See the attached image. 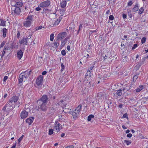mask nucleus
Returning a JSON list of instances; mask_svg holds the SVG:
<instances>
[{
  "label": "nucleus",
  "mask_w": 148,
  "mask_h": 148,
  "mask_svg": "<svg viewBox=\"0 0 148 148\" xmlns=\"http://www.w3.org/2000/svg\"><path fill=\"white\" fill-rule=\"evenodd\" d=\"M29 12L26 18V21L23 22V24L25 27H27L30 26L33 21L34 15H31Z\"/></svg>",
  "instance_id": "nucleus-1"
},
{
  "label": "nucleus",
  "mask_w": 148,
  "mask_h": 148,
  "mask_svg": "<svg viewBox=\"0 0 148 148\" xmlns=\"http://www.w3.org/2000/svg\"><path fill=\"white\" fill-rule=\"evenodd\" d=\"M31 72V71L27 70L20 74L18 79L19 84L23 82V76L26 79L28 78L30 75Z\"/></svg>",
  "instance_id": "nucleus-2"
},
{
  "label": "nucleus",
  "mask_w": 148,
  "mask_h": 148,
  "mask_svg": "<svg viewBox=\"0 0 148 148\" xmlns=\"http://www.w3.org/2000/svg\"><path fill=\"white\" fill-rule=\"evenodd\" d=\"M51 4V2L49 0H47L46 1L41 2L39 5L41 8H44L49 7Z\"/></svg>",
  "instance_id": "nucleus-3"
},
{
  "label": "nucleus",
  "mask_w": 148,
  "mask_h": 148,
  "mask_svg": "<svg viewBox=\"0 0 148 148\" xmlns=\"http://www.w3.org/2000/svg\"><path fill=\"white\" fill-rule=\"evenodd\" d=\"M12 13H14V14L19 15L21 12V10L18 7L13 6L12 7Z\"/></svg>",
  "instance_id": "nucleus-4"
},
{
  "label": "nucleus",
  "mask_w": 148,
  "mask_h": 148,
  "mask_svg": "<svg viewBox=\"0 0 148 148\" xmlns=\"http://www.w3.org/2000/svg\"><path fill=\"white\" fill-rule=\"evenodd\" d=\"M48 97L47 95H43L39 100L37 101L38 103H46L47 102Z\"/></svg>",
  "instance_id": "nucleus-5"
},
{
  "label": "nucleus",
  "mask_w": 148,
  "mask_h": 148,
  "mask_svg": "<svg viewBox=\"0 0 148 148\" xmlns=\"http://www.w3.org/2000/svg\"><path fill=\"white\" fill-rule=\"evenodd\" d=\"M62 125L59 122H57L55 123L54 127V131H55L57 132H58L62 129Z\"/></svg>",
  "instance_id": "nucleus-6"
},
{
  "label": "nucleus",
  "mask_w": 148,
  "mask_h": 148,
  "mask_svg": "<svg viewBox=\"0 0 148 148\" xmlns=\"http://www.w3.org/2000/svg\"><path fill=\"white\" fill-rule=\"evenodd\" d=\"M43 79V76L42 75L38 77L36 81V84L38 86L42 85Z\"/></svg>",
  "instance_id": "nucleus-7"
},
{
  "label": "nucleus",
  "mask_w": 148,
  "mask_h": 148,
  "mask_svg": "<svg viewBox=\"0 0 148 148\" xmlns=\"http://www.w3.org/2000/svg\"><path fill=\"white\" fill-rule=\"evenodd\" d=\"M66 32H63L59 34L57 37V40L59 39H63L66 36Z\"/></svg>",
  "instance_id": "nucleus-8"
},
{
  "label": "nucleus",
  "mask_w": 148,
  "mask_h": 148,
  "mask_svg": "<svg viewBox=\"0 0 148 148\" xmlns=\"http://www.w3.org/2000/svg\"><path fill=\"white\" fill-rule=\"evenodd\" d=\"M28 115V112L25 110H23L21 113L20 116L22 119H25L27 117Z\"/></svg>",
  "instance_id": "nucleus-9"
},
{
  "label": "nucleus",
  "mask_w": 148,
  "mask_h": 148,
  "mask_svg": "<svg viewBox=\"0 0 148 148\" xmlns=\"http://www.w3.org/2000/svg\"><path fill=\"white\" fill-rule=\"evenodd\" d=\"M27 38L23 37L22 39L19 41L20 45H26L27 42Z\"/></svg>",
  "instance_id": "nucleus-10"
},
{
  "label": "nucleus",
  "mask_w": 148,
  "mask_h": 148,
  "mask_svg": "<svg viewBox=\"0 0 148 148\" xmlns=\"http://www.w3.org/2000/svg\"><path fill=\"white\" fill-rule=\"evenodd\" d=\"M18 96H13L9 101L10 103H12L13 102L15 103L18 100Z\"/></svg>",
  "instance_id": "nucleus-11"
},
{
  "label": "nucleus",
  "mask_w": 148,
  "mask_h": 148,
  "mask_svg": "<svg viewBox=\"0 0 148 148\" xmlns=\"http://www.w3.org/2000/svg\"><path fill=\"white\" fill-rule=\"evenodd\" d=\"M38 104L40 107L41 109L43 111H45L46 109V103H38Z\"/></svg>",
  "instance_id": "nucleus-12"
},
{
  "label": "nucleus",
  "mask_w": 148,
  "mask_h": 148,
  "mask_svg": "<svg viewBox=\"0 0 148 148\" xmlns=\"http://www.w3.org/2000/svg\"><path fill=\"white\" fill-rule=\"evenodd\" d=\"M34 117L31 116L29 118H27L26 120V123H29V125H30L32 123L34 120Z\"/></svg>",
  "instance_id": "nucleus-13"
},
{
  "label": "nucleus",
  "mask_w": 148,
  "mask_h": 148,
  "mask_svg": "<svg viewBox=\"0 0 148 148\" xmlns=\"http://www.w3.org/2000/svg\"><path fill=\"white\" fill-rule=\"evenodd\" d=\"M80 114L76 111L75 110H74L72 113V115L74 119H76L77 118V116L79 115Z\"/></svg>",
  "instance_id": "nucleus-14"
},
{
  "label": "nucleus",
  "mask_w": 148,
  "mask_h": 148,
  "mask_svg": "<svg viewBox=\"0 0 148 148\" xmlns=\"http://www.w3.org/2000/svg\"><path fill=\"white\" fill-rule=\"evenodd\" d=\"M17 55L18 58L19 60L21 59L23 56V52L21 50H20L18 51Z\"/></svg>",
  "instance_id": "nucleus-15"
},
{
  "label": "nucleus",
  "mask_w": 148,
  "mask_h": 148,
  "mask_svg": "<svg viewBox=\"0 0 148 148\" xmlns=\"http://www.w3.org/2000/svg\"><path fill=\"white\" fill-rule=\"evenodd\" d=\"M66 5V1L65 0H63L62 2L60 3L61 7L63 8L65 7Z\"/></svg>",
  "instance_id": "nucleus-16"
},
{
  "label": "nucleus",
  "mask_w": 148,
  "mask_h": 148,
  "mask_svg": "<svg viewBox=\"0 0 148 148\" xmlns=\"http://www.w3.org/2000/svg\"><path fill=\"white\" fill-rule=\"evenodd\" d=\"M2 33L3 34V37L4 38H5L6 37L7 35V29L5 28H3V29Z\"/></svg>",
  "instance_id": "nucleus-17"
},
{
  "label": "nucleus",
  "mask_w": 148,
  "mask_h": 148,
  "mask_svg": "<svg viewBox=\"0 0 148 148\" xmlns=\"http://www.w3.org/2000/svg\"><path fill=\"white\" fill-rule=\"evenodd\" d=\"M139 4L138 3L136 4L134 7L132 9V10L134 12H136L139 9Z\"/></svg>",
  "instance_id": "nucleus-18"
},
{
  "label": "nucleus",
  "mask_w": 148,
  "mask_h": 148,
  "mask_svg": "<svg viewBox=\"0 0 148 148\" xmlns=\"http://www.w3.org/2000/svg\"><path fill=\"white\" fill-rule=\"evenodd\" d=\"M6 21L5 20L0 19V26H5Z\"/></svg>",
  "instance_id": "nucleus-19"
},
{
  "label": "nucleus",
  "mask_w": 148,
  "mask_h": 148,
  "mask_svg": "<svg viewBox=\"0 0 148 148\" xmlns=\"http://www.w3.org/2000/svg\"><path fill=\"white\" fill-rule=\"evenodd\" d=\"M62 19V17L61 16L59 17L55 21L53 25H58V24L60 22V21Z\"/></svg>",
  "instance_id": "nucleus-20"
},
{
  "label": "nucleus",
  "mask_w": 148,
  "mask_h": 148,
  "mask_svg": "<svg viewBox=\"0 0 148 148\" xmlns=\"http://www.w3.org/2000/svg\"><path fill=\"white\" fill-rule=\"evenodd\" d=\"M82 106L81 105H79L75 110L76 111L78 112L80 114V111L82 109Z\"/></svg>",
  "instance_id": "nucleus-21"
},
{
  "label": "nucleus",
  "mask_w": 148,
  "mask_h": 148,
  "mask_svg": "<svg viewBox=\"0 0 148 148\" xmlns=\"http://www.w3.org/2000/svg\"><path fill=\"white\" fill-rule=\"evenodd\" d=\"M16 6H15V7H18L19 8H20L23 5V3L21 1H16Z\"/></svg>",
  "instance_id": "nucleus-22"
},
{
  "label": "nucleus",
  "mask_w": 148,
  "mask_h": 148,
  "mask_svg": "<svg viewBox=\"0 0 148 148\" xmlns=\"http://www.w3.org/2000/svg\"><path fill=\"white\" fill-rule=\"evenodd\" d=\"M16 1L15 0H10V4L12 7L16 6Z\"/></svg>",
  "instance_id": "nucleus-23"
},
{
  "label": "nucleus",
  "mask_w": 148,
  "mask_h": 148,
  "mask_svg": "<svg viewBox=\"0 0 148 148\" xmlns=\"http://www.w3.org/2000/svg\"><path fill=\"white\" fill-rule=\"evenodd\" d=\"M122 90L121 89H119L117 90L116 92V95L118 96H121L122 94Z\"/></svg>",
  "instance_id": "nucleus-24"
},
{
  "label": "nucleus",
  "mask_w": 148,
  "mask_h": 148,
  "mask_svg": "<svg viewBox=\"0 0 148 148\" xmlns=\"http://www.w3.org/2000/svg\"><path fill=\"white\" fill-rule=\"evenodd\" d=\"M53 47L54 48H57L59 45V42H55L53 44Z\"/></svg>",
  "instance_id": "nucleus-25"
},
{
  "label": "nucleus",
  "mask_w": 148,
  "mask_h": 148,
  "mask_svg": "<svg viewBox=\"0 0 148 148\" xmlns=\"http://www.w3.org/2000/svg\"><path fill=\"white\" fill-rule=\"evenodd\" d=\"M143 87V86L141 85L139 86V87L136 89V92H139L142 90Z\"/></svg>",
  "instance_id": "nucleus-26"
},
{
  "label": "nucleus",
  "mask_w": 148,
  "mask_h": 148,
  "mask_svg": "<svg viewBox=\"0 0 148 148\" xmlns=\"http://www.w3.org/2000/svg\"><path fill=\"white\" fill-rule=\"evenodd\" d=\"M138 77V75L137 74H136L133 78V81L134 82H135Z\"/></svg>",
  "instance_id": "nucleus-27"
},
{
  "label": "nucleus",
  "mask_w": 148,
  "mask_h": 148,
  "mask_svg": "<svg viewBox=\"0 0 148 148\" xmlns=\"http://www.w3.org/2000/svg\"><path fill=\"white\" fill-rule=\"evenodd\" d=\"M126 94L127 96H128L129 95H130L132 94V90H129L127 91H126V92L125 91L124 92V94Z\"/></svg>",
  "instance_id": "nucleus-28"
},
{
  "label": "nucleus",
  "mask_w": 148,
  "mask_h": 148,
  "mask_svg": "<svg viewBox=\"0 0 148 148\" xmlns=\"http://www.w3.org/2000/svg\"><path fill=\"white\" fill-rule=\"evenodd\" d=\"M130 87L129 88L128 87L126 86L124 87L123 89H122V90L123 91H127L130 90Z\"/></svg>",
  "instance_id": "nucleus-29"
},
{
  "label": "nucleus",
  "mask_w": 148,
  "mask_h": 148,
  "mask_svg": "<svg viewBox=\"0 0 148 148\" xmlns=\"http://www.w3.org/2000/svg\"><path fill=\"white\" fill-rule=\"evenodd\" d=\"M94 117V116L92 114L88 116V121H91V119L93 118Z\"/></svg>",
  "instance_id": "nucleus-30"
},
{
  "label": "nucleus",
  "mask_w": 148,
  "mask_h": 148,
  "mask_svg": "<svg viewBox=\"0 0 148 148\" xmlns=\"http://www.w3.org/2000/svg\"><path fill=\"white\" fill-rule=\"evenodd\" d=\"M144 11V9L143 7L141 8L139 10L138 13L139 14H142Z\"/></svg>",
  "instance_id": "nucleus-31"
},
{
  "label": "nucleus",
  "mask_w": 148,
  "mask_h": 148,
  "mask_svg": "<svg viewBox=\"0 0 148 148\" xmlns=\"http://www.w3.org/2000/svg\"><path fill=\"white\" fill-rule=\"evenodd\" d=\"M127 11L129 17L130 18H132V14L131 11L130 10H127Z\"/></svg>",
  "instance_id": "nucleus-32"
},
{
  "label": "nucleus",
  "mask_w": 148,
  "mask_h": 148,
  "mask_svg": "<svg viewBox=\"0 0 148 148\" xmlns=\"http://www.w3.org/2000/svg\"><path fill=\"white\" fill-rule=\"evenodd\" d=\"M53 130L52 129H49V134L51 135L53 133Z\"/></svg>",
  "instance_id": "nucleus-33"
},
{
  "label": "nucleus",
  "mask_w": 148,
  "mask_h": 148,
  "mask_svg": "<svg viewBox=\"0 0 148 148\" xmlns=\"http://www.w3.org/2000/svg\"><path fill=\"white\" fill-rule=\"evenodd\" d=\"M32 32V30L31 31H29V32H31V34H29V36H28L27 37V40H28L29 39H30L31 38V36H32V32Z\"/></svg>",
  "instance_id": "nucleus-34"
},
{
  "label": "nucleus",
  "mask_w": 148,
  "mask_h": 148,
  "mask_svg": "<svg viewBox=\"0 0 148 148\" xmlns=\"http://www.w3.org/2000/svg\"><path fill=\"white\" fill-rule=\"evenodd\" d=\"M54 34H52L50 35V40L51 41H52L54 39Z\"/></svg>",
  "instance_id": "nucleus-35"
},
{
  "label": "nucleus",
  "mask_w": 148,
  "mask_h": 148,
  "mask_svg": "<svg viewBox=\"0 0 148 148\" xmlns=\"http://www.w3.org/2000/svg\"><path fill=\"white\" fill-rule=\"evenodd\" d=\"M61 72H62L64 69L65 67L63 63H62L61 64Z\"/></svg>",
  "instance_id": "nucleus-36"
},
{
  "label": "nucleus",
  "mask_w": 148,
  "mask_h": 148,
  "mask_svg": "<svg viewBox=\"0 0 148 148\" xmlns=\"http://www.w3.org/2000/svg\"><path fill=\"white\" fill-rule=\"evenodd\" d=\"M146 38L145 37H143L141 39V43L142 44L145 43L146 41Z\"/></svg>",
  "instance_id": "nucleus-37"
},
{
  "label": "nucleus",
  "mask_w": 148,
  "mask_h": 148,
  "mask_svg": "<svg viewBox=\"0 0 148 148\" xmlns=\"http://www.w3.org/2000/svg\"><path fill=\"white\" fill-rule=\"evenodd\" d=\"M125 143H126V144L128 145L131 143V142L130 141L125 140H124Z\"/></svg>",
  "instance_id": "nucleus-38"
},
{
  "label": "nucleus",
  "mask_w": 148,
  "mask_h": 148,
  "mask_svg": "<svg viewBox=\"0 0 148 148\" xmlns=\"http://www.w3.org/2000/svg\"><path fill=\"white\" fill-rule=\"evenodd\" d=\"M61 53L63 56H65L66 54V52L65 50H63L62 51Z\"/></svg>",
  "instance_id": "nucleus-39"
},
{
  "label": "nucleus",
  "mask_w": 148,
  "mask_h": 148,
  "mask_svg": "<svg viewBox=\"0 0 148 148\" xmlns=\"http://www.w3.org/2000/svg\"><path fill=\"white\" fill-rule=\"evenodd\" d=\"M5 41H3L1 43V45H0V48H1L4 46L5 45Z\"/></svg>",
  "instance_id": "nucleus-40"
},
{
  "label": "nucleus",
  "mask_w": 148,
  "mask_h": 148,
  "mask_svg": "<svg viewBox=\"0 0 148 148\" xmlns=\"http://www.w3.org/2000/svg\"><path fill=\"white\" fill-rule=\"evenodd\" d=\"M94 66H91L88 69V71L89 72H90V73H91V72H92V70Z\"/></svg>",
  "instance_id": "nucleus-41"
},
{
  "label": "nucleus",
  "mask_w": 148,
  "mask_h": 148,
  "mask_svg": "<svg viewBox=\"0 0 148 148\" xmlns=\"http://www.w3.org/2000/svg\"><path fill=\"white\" fill-rule=\"evenodd\" d=\"M24 137V135H22L18 139V143H20L22 140L23 139V138Z\"/></svg>",
  "instance_id": "nucleus-42"
},
{
  "label": "nucleus",
  "mask_w": 148,
  "mask_h": 148,
  "mask_svg": "<svg viewBox=\"0 0 148 148\" xmlns=\"http://www.w3.org/2000/svg\"><path fill=\"white\" fill-rule=\"evenodd\" d=\"M133 3V2L132 1H130L127 3V5L129 6H130L132 5Z\"/></svg>",
  "instance_id": "nucleus-43"
},
{
  "label": "nucleus",
  "mask_w": 148,
  "mask_h": 148,
  "mask_svg": "<svg viewBox=\"0 0 148 148\" xmlns=\"http://www.w3.org/2000/svg\"><path fill=\"white\" fill-rule=\"evenodd\" d=\"M138 46V45L137 44H135L134 45L132 48V49L133 50L136 48Z\"/></svg>",
  "instance_id": "nucleus-44"
},
{
  "label": "nucleus",
  "mask_w": 148,
  "mask_h": 148,
  "mask_svg": "<svg viewBox=\"0 0 148 148\" xmlns=\"http://www.w3.org/2000/svg\"><path fill=\"white\" fill-rule=\"evenodd\" d=\"M89 71H87V72L85 74V76H88L89 75L90 76H91V73H90H90H88Z\"/></svg>",
  "instance_id": "nucleus-45"
},
{
  "label": "nucleus",
  "mask_w": 148,
  "mask_h": 148,
  "mask_svg": "<svg viewBox=\"0 0 148 148\" xmlns=\"http://www.w3.org/2000/svg\"><path fill=\"white\" fill-rule=\"evenodd\" d=\"M114 18V17L112 15H110L109 16V19L110 20H113Z\"/></svg>",
  "instance_id": "nucleus-46"
},
{
  "label": "nucleus",
  "mask_w": 148,
  "mask_h": 148,
  "mask_svg": "<svg viewBox=\"0 0 148 148\" xmlns=\"http://www.w3.org/2000/svg\"><path fill=\"white\" fill-rule=\"evenodd\" d=\"M9 48L8 46V45H6L4 47V50H8L9 49Z\"/></svg>",
  "instance_id": "nucleus-47"
},
{
  "label": "nucleus",
  "mask_w": 148,
  "mask_h": 148,
  "mask_svg": "<svg viewBox=\"0 0 148 148\" xmlns=\"http://www.w3.org/2000/svg\"><path fill=\"white\" fill-rule=\"evenodd\" d=\"M20 36V32L19 31H17V38H19Z\"/></svg>",
  "instance_id": "nucleus-48"
},
{
  "label": "nucleus",
  "mask_w": 148,
  "mask_h": 148,
  "mask_svg": "<svg viewBox=\"0 0 148 148\" xmlns=\"http://www.w3.org/2000/svg\"><path fill=\"white\" fill-rule=\"evenodd\" d=\"M8 79V77L7 76H5L3 78V82H6V80Z\"/></svg>",
  "instance_id": "nucleus-49"
},
{
  "label": "nucleus",
  "mask_w": 148,
  "mask_h": 148,
  "mask_svg": "<svg viewBox=\"0 0 148 148\" xmlns=\"http://www.w3.org/2000/svg\"><path fill=\"white\" fill-rule=\"evenodd\" d=\"M35 10H36L37 11H39L40 10H41L40 7V6H38V7L36 8H35Z\"/></svg>",
  "instance_id": "nucleus-50"
},
{
  "label": "nucleus",
  "mask_w": 148,
  "mask_h": 148,
  "mask_svg": "<svg viewBox=\"0 0 148 148\" xmlns=\"http://www.w3.org/2000/svg\"><path fill=\"white\" fill-rule=\"evenodd\" d=\"M123 117L128 118L127 114V113L124 114L123 115Z\"/></svg>",
  "instance_id": "nucleus-51"
},
{
  "label": "nucleus",
  "mask_w": 148,
  "mask_h": 148,
  "mask_svg": "<svg viewBox=\"0 0 148 148\" xmlns=\"http://www.w3.org/2000/svg\"><path fill=\"white\" fill-rule=\"evenodd\" d=\"M74 146L73 145H70L64 148H73Z\"/></svg>",
  "instance_id": "nucleus-52"
},
{
  "label": "nucleus",
  "mask_w": 148,
  "mask_h": 148,
  "mask_svg": "<svg viewBox=\"0 0 148 148\" xmlns=\"http://www.w3.org/2000/svg\"><path fill=\"white\" fill-rule=\"evenodd\" d=\"M103 57L104 59H108L110 58L109 56L106 55H105L104 56H103Z\"/></svg>",
  "instance_id": "nucleus-53"
},
{
  "label": "nucleus",
  "mask_w": 148,
  "mask_h": 148,
  "mask_svg": "<svg viewBox=\"0 0 148 148\" xmlns=\"http://www.w3.org/2000/svg\"><path fill=\"white\" fill-rule=\"evenodd\" d=\"M132 135L131 134L129 133L127 135V137L130 138L132 137Z\"/></svg>",
  "instance_id": "nucleus-54"
},
{
  "label": "nucleus",
  "mask_w": 148,
  "mask_h": 148,
  "mask_svg": "<svg viewBox=\"0 0 148 148\" xmlns=\"http://www.w3.org/2000/svg\"><path fill=\"white\" fill-rule=\"evenodd\" d=\"M5 50H4V49L3 50L1 55V57H2L4 56V55L5 53Z\"/></svg>",
  "instance_id": "nucleus-55"
},
{
  "label": "nucleus",
  "mask_w": 148,
  "mask_h": 148,
  "mask_svg": "<svg viewBox=\"0 0 148 148\" xmlns=\"http://www.w3.org/2000/svg\"><path fill=\"white\" fill-rule=\"evenodd\" d=\"M49 10V9L47 8H44L43 9V12H45L46 11Z\"/></svg>",
  "instance_id": "nucleus-56"
},
{
  "label": "nucleus",
  "mask_w": 148,
  "mask_h": 148,
  "mask_svg": "<svg viewBox=\"0 0 148 148\" xmlns=\"http://www.w3.org/2000/svg\"><path fill=\"white\" fill-rule=\"evenodd\" d=\"M122 16L123 18H126L127 17V15L125 14H122Z\"/></svg>",
  "instance_id": "nucleus-57"
},
{
  "label": "nucleus",
  "mask_w": 148,
  "mask_h": 148,
  "mask_svg": "<svg viewBox=\"0 0 148 148\" xmlns=\"http://www.w3.org/2000/svg\"><path fill=\"white\" fill-rule=\"evenodd\" d=\"M7 107V105H5L3 108V110L4 111H5L6 110V108Z\"/></svg>",
  "instance_id": "nucleus-58"
},
{
  "label": "nucleus",
  "mask_w": 148,
  "mask_h": 148,
  "mask_svg": "<svg viewBox=\"0 0 148 148\" xmlns=\"http://www.w3.org/2000/svg\"><path fill=\"white\" fill-rule=\"evenodd\" d=\"M83 26L82 24H80L79 26V28L78 31L80 30V29Z\"/></svg>",
  "instance_id": "nucleus-59"
},
{
  "label": "nucleus",
  "mask_w": 148,
  "mask_h": 148,
  "mask_svg": "<svg viewBox=\"0 0 148 148\" xmlns=\"http://www.w3.org/2000/svg\"><path fill=\"white\" fill-rule=\"evenodd\" d=\"M42 28V26H40L38 27V28L37 27V28L36 29V30H38L40 29H41Z\"/></svg>",
  "instance_id": "nucleus-60"
},
{
  "label": "nucleus",
  "mask_w": 148,
  "mask_h": 148,
  "mask_svg": "<svg viewBox=\"0 0 148 148\" xmlns=\"http://www.w3.org/2000/svg\"><path fill=\"white\" fill-rule=\"evenodd\" d=\"M46 73H47V72L46 71H44L42 73V74L43 75H46Z\"/></svg>",
  "instance_id": "nucleus-61"
},
{
  "label": "nucleus",
  "mask_w": 148,
  "mask_h": 148,
  "mask_svg": "<svg viewBox=\"0 0 148 148\" xmlns=\"http://www.w3.org/2000/svg\"><path fill=\"white\" fill-rule=\"evenodd\" d=\"M67 49L68 51H69L70 50V46H69V45L67 46Z\"/></svg>",
  "instance_id": "nucleus-62"
},
{
  "label": "nucleus",
  "mask_w": 148,
  "mask_h": 148,
  "mask_svg": "<svg viewBox=\"0 0 148 148\" xmlns=\"http://www.w3.org/2000/svg\"><path fill=\"white\" fill-rule=\"evenodd\" d=\"M122 127L124 129H125L127 128V127L124 125H122Z\"/></svg>",
  "instance_id": "nucleus-63"
},
{
  "label": "nucleus",
  "mask_w": 148,
  "mask_h": 148,
  "mask_svg": "<svg viewBox=\"0 0 148 148\" xmlns=\"http://www.w3.org/2000/svg\"><path fill=\"white\" fill-rule=\"evenodd\" d=\"M16 145V144L13 145L11 147V148H15Z\"/></svg>",
  "instance_id": "nucleus-64"
}]
</instances>
